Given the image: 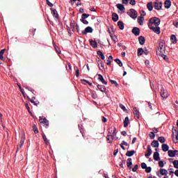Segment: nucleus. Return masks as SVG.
Here are the masks:
<instances>
[{"label": "nucleus", "instance_id": "37", "mask_svg": "<svg viewBox=\"0 0 178 178\" xmlns=\"http://www.w3.org/2000/svg\"><path fill=\"white\" fill-rule=\"evenodd\" d=\"M117 8L119 9V10H121V12H123L124 10V6L122 3L117 4Z\"/></svg>", "mask_w": 178, "mask_h": 178}, {"label": "nucleus", "instance_id": "61", "mask_svg": "<svg viewBox=\"0 0 178 178\" xmlns=\"http://www.w3.org/2000/svg\"><path fill=\"white\" fill-rule=\"evenodd\" d=\"M129 3L134 6V5H136V0H130Z\"/></svg>", "mask_w": 178, "mask_h": 178}, {"label": "nucleus", "instance_id": "21", "mask_svg": "<svg viewBox=\"0 0 178 178\" xmlns=\"http://www.w3.org/2000/svg\"><path fill=\"white\" fill-rule=\"evenodd\" d=\"M164 6L165 9H169L172 6V1L170 0H165L164 3Z\"/></svg>", "mask_w": 178, "mask_h": 178}, {"label": "nucleus", "instance_id": "22", "mask_svg": "<svg viewBox=\"0 0 178 178\" xmlns=\"http://www.w3.org/2000/svg\"><path fill=\"white\" fill-rule=\"evenodd\" d=\"M98 66H99V70H101L102 72H104V70L105 69V66L104 65V62H102V60L98 61Z\"/></svg>", "mask_w": 178, "mask_h": 178}, {"label": "nucleus", "instance_id": "36", "mask_svg": "<svg viewBox=\"0 0 178 178\" xmlns=\"http://www.w3.org/2000/svg\"><path fill=\"white\" fill-rule=\"evenodd\" d=\"M97 55L98 56H99V58H101V59H102L103 60H105V55H104V53H102V51H97Z\"/></svg>", "mask_w": 178, "mask_h": 178}, {"label": "nucleus", "instance_id": "40", "mask_svg": "<svg viewBox=\"0 0 178 178\" xmlns=\"http://www.w3.org/2000/svg\"><path fill=\"white\" fill-rule=\"evenodd\" d=\"M113 59V57L112 56H109L107 60V63L106 65H108V66H111V64L112 63V60Z\"/></svg>", "mask_w": 178, "mask_h": 178}, {"label": "nucleus", "instance_id": "35", "mask_svg": "<svg viewBox=\"0 0 178 178\" xmlns=\"http://www.w3.org/2000/svg\"><path fill=\"white\" fill-rule=\"evenodd\" d=\"M135 153H136V151H134V150L128 151L126 153V156H129V157L133 156V155H134Z\"/></svg>", "mask_w": 178, "mask_h": 178}, {"label": "nucleus", "instance_id": "20", "mask_svg": "<svg viewBox=\"0 0 178 178\" xmlns=\"http://www.w3.org/2000/svg\"><path fill=\"white\" fill-rule=\"evenodd\" d=\"M153 159L154 161H161V157L159 156V152H155L153 154Z\"/></svg>", "mask_w": 178, "mask_h": 178}, {"label": "nucleus", "instance_id": "38", "mask_svg": "<svg viewBox=\"0 0 178 178\" xmlns=\"http://www.w3.org/2000/svg\"><path fill=\"white\" fill-rule=\"evenodd\" d=\"M147 6L149 12H152V9H154V6L152 5V2L147 3Z\"/></svg>", "mask_w": 178, "mask_h": 178}, {"label": "nucleus", "instance_id": "43", "mask_svg": "<svg viewBox=\"0 0 178 178\" xmlns=\"http://www.w3.org/2000/svg\"><path fill=\"white\" fill-rule=\"evenodd\" d=\"M75 69V74L76 77H79L80 76V70H79V67L77 66L74 67Z\"/></svg>", "mask_w": 178, "mask_h": 178}, {"label": "nucleus", "instance_id": "44", "mask_svg": "<svg viewBox=\"0 0 178 178\" xmlns=\"http://www.w3.org/2000/svg\"><path fill=\"white\" fill-rule=\"evenodd\" d=\"M159 143H161V144H163V143H165V141H166V139H165V137L163 136H160L158 138Z\"/></svg>", "mask_w": 178, "mask_h": 178}, {"label": "nucleus", "instance_id": "46", "mask_svg": "<svg viewBox=\"0 0 178 178\" xmlns=\"http://www.w3.org/2000/svg\"><path fill=\"white\" fill-rule=\"evenodd\" d=\"M88 17H90V15H89L88 14L84 13V14H83V15H81V19H87Z\"/></svg>", "mask_w": 178, "mask_h": 178}, {"label": "nucleus", "instance_id": "45", "mask_svg": "<svg viewBox=\"0 0 178 178\" xmlns=\"http://www.w3.org/2000/svg\"><path fill=\"white\" fill-rule=\"evenodd\" d=\"M3 54H5V49L1 50V51H0V59H1V60H3Z\"/></svg>", "mask_w": 178, "mask_h": 178}, {"label": "nucleus", "instance_id": "18", "mask_svg": "<svg viewBox=\"0 0 178 178\" xmlns=\"http://www.w3.org/2000/svg\"><path fill=\"white\" fill-rule=\"evenodd\" d=\"M133 160L131 159V158H129L127 161V165L128 169H131V166H133Z\"/></svg>", "mask_w": 178, "mask_h": 178}, {"label": "nucleus", "instance_id": "5", "mask_svg": "<svg viewBox=\"0 0 178 178\" xmlns=\"http://www.w3.org/2000/svg\"><path fill=\"white\" fill-rule=\"evenodd\" d=\"M149 29H150V30H152V31H154V33H155L156 34H161V28L159 27V26H149Z\"/></svg>", "mask_w": 178, "mask_h": 178}, {"label": "nucleus", "instance_id": "33", "mask_svg": "<svg viewBox=\"0 0 178 178\" xmlns=\"http://www.w3.org/2000/svg\"><path fill=\"white\" fill-rule=\"evenodd\" d=\"M152 146H153L154 148H158V147H159V142H158V140H153L152 142Z\"/></svg>", "mask_w": 178, "mask_h": 178}, {"label": "nucleus", "instance_id": "4", "mask_svg": "<svg viewBox=\"0 0 178 178\" xmlns=\"http://www.w3.org/2000/svg\"><path fill=\"white\" fill-rule=\"evenodd\" d=\"M108 133L111 135V138L113 140L115 138V136H116V128L115 127H111L108 129Z\"/></svg>", "mask_w": 178, "mask_h": 178}, {"label": "nucleus", "instance_id": "27", "mask_svg": "<svg viewBox=\"0 0 178 178\" xmlns=\"http://www.w3.org/2000/svg\"><path fill=\"white\" fill-rule=\"evenodd\" d=\"M97 88L102 92H105V91H106V88L102 85H97Z\"/></svg>", "mask_w": 178, "mask_h": 178}, {"label": "nucleus", "instance_id": "56", "mask_svg": "<svg viewBox=\"0 0 178 178\" xmlns=\"http://www.w3.org/2000/svg\"><path fill=\"white\" fill-rule=\"evenodd\" d=\"M25 88L26 90H28L29 91H31V92H34V90H33V88H31V87L25 86Z\"/></svg>", "mask_w": 178, "mask_h": 178}, {"label": "nucleus", "instance_id": "9", "mask_svg": "<svg viewBox=\"0 0 178 178\" xmlns=\"http://www.w3.org/2000/svg\"><path fill=\"white\" fill-rule=\"evenodd\" d=\"M39 120H40V123L45 124L46 129L49 127V121H48V120H47V118L42 119V118L40 117Z\"/></svg>", "mask_w": 178, "mask_h": 178}, {"label": "nucleus", "instance_id": "34", "mask_svg": "<svg viewBox=\"0 0 178 178\" xmlns=\"http://www.w3.org/2000/svg\"><path fill=\"white\" fill-rule=\"evenodd\" d=\"M160 175H161V176H167L168 170H166L163 168L160 169Z\"/></svg>", "mask_w": 178, "mask_h": 178}, {"label": "nucleus", "instance_id": "7", "mask_svg": "<svg viewBox=\"0 0 178 178\" xmlns=\"http://www.w3.org/2000/svg\"><path fill=\"white\" fill-rule=\"evenodd\" d=\"M51 15L54 16L56 22H58L59 20V14H58V11L56 9L51 8Z\"/></svg>", "mask_w": 178, "mask_h": 178}, {"label": "nucleus", "instance_id": "63", "mask_svg": "<svg viewBox=\"0 0 178 178\" xmlns=\"http://www.w3.org/2000/svg\"><path fill=\"white\" fill-rule=\"evenodd\" d=\"M126 164V161L123 160L120 164V168H123V165Z\"/></svg>", "mask_w": 178, "mask_h": 178}, {"label": "nucleus", "instance_id": "24", "mask_svg": "<svg viewBox=\"0 0 178 178\" xmlns=\"http://www.w3.org/2000/svg\"><path fill=\"white\" fill-rule=\"evenodd\" d=\"M89 42H90V45H91V47H92V48H97L98 44L97 43V41L93 40H90Z\"/></svg>", "mask_w": 178, "mask_h": 178}, {"label": "nucleus", "instance_id": "32", "mask_svg": "<svg viewBox=\"0 0 178 178\" xmlns=\"http://www.w3.org/2000/svg\"><path fill=\"white\" fill-rule=\"evenodd\" d=\"M118 26L120 30H123L124 29V24L122 21H119L118 22Z\"/></svg>", "mask_w": 178, "mask_h": 178}, {"label": "nucleus", "instance_id": "17", "mask_svg": "<svg viewBox=\"0 0 178 178\" xmlns=\"http://www.w3.org/2000/svg\"><path fill=\"white\" fill-rule=\"evenodd\" d=\"M152 154V149H151V145H148L147 153L145 154V156H151Z\"/></svg>", "mask_w": 178, "mask_h": 178}, {"label": "nucleus", "instance_id": "52", "mask_svg": "<svg viewBox=\"0 0 178 178\" xmlns=\"http://www.w3.org/2000/svg\"><path fill=\"white\" fill-rule=\"evenodd\" d=\"M46 2L50 8H52L54 6V4L49 1V0H46Z\"/></svg>", "mask_w": 178, "mask_h": 178}, {"label": "nucleus", "instance_id": "10", "mask_svg": "<svg viewBox=\"0 0 178 178\" xmlns=\"http://www.w3.org/2000/svg\"><path fill=\"white\" fill-rule=\"evenodd\" d=\"M133 112L135 118H136V119H140V111H138L137 107H134Z\"/></svg>", "mask_w": 178, "mask_h": 178}, {"label": "nucleus", "instance_id": "47", "mask_svg": "<svg viewBox=\"0 0 178 178\" xmlns=\"http://www.w3.org/2000/svg\"><path fill=\"white\" fill-rule=\"evenodd\" d=\"M172 163L174 165V168H175V169H178V160L174 161Z\"/></svg>", "mask_w": 178, "mask_h": 178}, {"label": "nucleus", "instance_id": "53", "mask_svg": "<svg viewBox=\"0 0 178 178\" xmlns=\"http://www.w3.org/2000/svg\"><path fill=\"white\" fill-rule=\"evenodd\" d=\"M161 58H162L164 60H168V56L163 54V53H161Z\"/></svg>", "mask_w": 178, "mask_h": 178}, {"label": "nucleus", "instance_id": "50", "mask_svg": "<svg viewBox=\"0 0 178 178\" xmlns=\"http://www.w3.org/2000/svg\"><path fill=\"white\" fill-rule=\"evenodd\" d=\"M152 170V168L151 167H146L145 168L146 173H151Z\"/></svg>", "mask_w": 178, "mask_h": 178}, {"label": "nucleus", "instance_id": "28", "mask_svg": "<svg viewBox=\"0 0 178 178\" xmlns=\"http://www.w3.org/2000/svg\"><path fill=\"white\" fill-rule=\"evenodd\" d=\"M161 148L163 152H169V145H168V144H163Z\"/></svg>", "mask_w": 178, "mask_h": 178}, {"label": "nucleus", "instance_id": "8", "mask_svg": "<svg viewBox=\"0 0 178 178\" xmlns=\"http://www.w3.org/2000/svg\"><path fill=\"white\" fill-rule=\"evenodd\" d=\"M94 31V29L91 26H87L84 31H82V34L83 35H86V34H88V33H92Z\"/></svg>", "mask_w": 178, "mask_h": 178}, {"label": "nucleus", "instance_id": "14", "mask_svg": "<svg viewBox=\"0 0 178 178\" xmlns=\"http://www.w3.org/2000/svg\"><path fill=\"white\" fill-rule=\"evenodd\" d=\"M144 16H145V14H140V16L138 17V23H139L140 26H143L144 22Z\"/></svg>", "mask_w": 178, "mask_h": 178}, {"label": "nucleus", "instance_id": "62", "mask_svg": "<svg viewBox=\"0 0 178 178\" xmlns=\"http://www.w3.org/2000/svg\"><path fill=\"white\" fill-rule=\"evenodd\" d=\"M122 145H125L126 147H129V143H127V142L122 140Z\"/></svg>", "mask_w": 178, "mask_h": 178}, {"label": "nucleus", "instance_id": "57", "mask_svg": "<svg viewBox=\"0 0 178 178\" xmlns=\"http://www.w3.org/2000/svg\"><path fill=\"white\" fill-rule=\"evenodd\" d=\"M137 169H138V165H136L132 168V172H137Z\"/></svg>", "mask_w": 178, "mask_h": 178}, {"label": "nucleus", "instance_id": "60", "mask_svg": "<svg viewBox=\"0 0 178 178\" xmlns=\"http://www.w3.org/2000/svg\"><path fill=\"white\" fill-rule=\"evenodd\" d=\"M81 23H83V24H88V21L86 20V19H80Z\"/></svg>", "mask_w": 178, "mask_h": 178}, {"label": "nucleus", "instance_id": "25", "mask_svg": "<svg viewBox=\"0 0 178 178\" xmlns=\"http://www.w3.org/2000/svg\"><path fill=\"white\" fill-rule=\"evenodd\" d=\"M26 140V138L24 136V134H22L21 136V140H20V144H19V148H22L23 147V144H24V141Z\"/></svg>", "mask_w": 178, "mask_h": 178}, {"label": "nucleus", "instance_id": "59", "mask_svg": "<svg viewBox=\"0 0 178 178\" xmlns=\"http://www.w3.org/2000/svg\"><path fill=\"white\" fill-rule=\"evenodd\" d=\"M81 81H85V83H86L87 84L90 85V86H92V83L86 79H81Z\"/></svg>", "mask_w": 178, "mask_h": 178}, {"label": "nucleus", "instance_id": "49", "mask_svg": "<svg viewBox=\"0 0 178 178\" xmlns=\"http://www.w3.org/2000/svg\"><path fill=\"white\" fill-rule=\"evenodd\" d=\"M110 82L111 83V84H114L115 85V87H118L119 86V83H118V82L115 80H110Z\"/></svg>", "mask_w": 178, "mask_h": 178}, {"label": "nucleus", "instance_id": "13", "mask_svg": "<svg viewBox=\"0 0 178 178\" xmlns=\"http://www.w3.org/2000/svg\"><path fill=\"white\" fill-rule=\"evenodd\" d=\"M28 101H30V102H31V104H33V105H35V106H37V105L40 104V102H38V100L35 101V97H33L31 99L29 97Z\"/></svg>", "mask_w": 178, "mask_h": 178}, {"label": "nucleus", "instance_id": "39", "mask_svg": "<svg viewBox=\"0 0 178 178\" xmlns=\"http://www.w3.org/2000/svg\"><path fill=\"white\" fill-rule=\"evenodd\" d=\"M114 60L118 65V66H120V67H122V66H123V63H122V60H120V59L116 58Z\"/></svg>", "mask_w": 178, "mask_h": 178}, {"label": "nucleus", "instance_id": "54", "mask_svg": "<svg viewBox=\"0 0 178 178\" xmlns=\"http://www.w3.org/2000/svg\"><path fill=\"white\" fill-rule=\"evenodd\" d=\"M159 168H163L165 166V164L163 163V162L162 161H160L159 162Z\"/></svg>", "mask_w": 178, "mask_h": 178}, {"label": "nucleus", "instance_id": "58", "mask_svg": "<svg viewBox=\"0 0 178 178\" xmlns=\"http://www.w3.org/2000/svg\"><path fill=\"white\" fill-rule=\"evenodd\" d=\"M141 168H142V169H146L147 168V164L145 163H142Z\"/></svg>", "mask_w": 178, "mask_h": 178}, {"label": "nucleus", "instance_id": "51", "mask_svg": "<svg viewBox=\"0 0 178 178\" xmlns=\"http://www.w3.org/2000/svg\"><path fill=\"white\" fill-rule=\"evenodd\" d=\"M120 108L122 109V111H124V112H127V110L126 109V106H124V105L120 104Z\"/></svg>", "mask_w": 178, "mask_h": 178}, {"label": "nucleus", "instance_id": "23", "mask_svg": "<svg viewBox=\"0 0 178 178\" xmlns=\"http://www.w3.org/2000/svg\"><path fill=\"white\" fill-rule=\"evenodd\" d=\"M99 76V80L102 83V84H104V86H107L108 82L105 81V79H104V76L102 74H98Z\"/></svg>", "mask_w": 178, "mask_h": 178}, {"label": "nucleus", "instance_id": "6", "mask_svg": "<svg viewBox=\"0 0 178 178\" xmlns=\"http://www.w3.org/2000/svg\"><path fill=\"white\" fill-rule=\"evenodd\" d=\"M160 95L163 99H166V98L169 97V94L165 91V89L163 87L161 88Z\"/></svg>", "mask_w": 178, "mask_h": 178}, {"label": "nucleus", "instance_id": "42", "mask_svg": "<svg viewBox=\"0 0 178 178\" xmlns=\"http://www.w3.org/2000/svg\"><path fill=\"white\" fill-rule=\"evenodd\" d=\"M175 133V140H174V143H178V130L177 129H175L174 130Z\"/></svg>", "mask_w": 178, "mask_h": 178}, {"label": "nucleus", "instance_id": "64", "mask_svg": "<svg viewBox=\"0 0 178 178\" xmlns=\"http://www.w3.org/2000/svg\"><path fill=\"white\" fill-rule=\"evenodd\" d=\"M77 33H80V26H79V24H76Z\"/></svg>", "mask_w": 178, "mask_h": 178}, {"label": "nucleus", "instance_id": "2", "mask_svg": "<svg viewBox=\"0 0 178 178\" xmlns=\"http://www.w3.org/2000/svg\"><path fill=\"white\" fill-rule=\"evenodd\" d=\"M166 50V46L165 45V41L161 40L159 44L158 51L160 54H164Z\"/></svg>", "mask_w": 178, "mask_h": 178}, {"label": "nucleus", "instance_id": "19", "mask_svg": "<svg viewBox=\"0 0 178 178\" xmlns=\"http://www.w3.org/2000/svg\"><path fill=\"white\" fill-rule=\"evenodd\" d=\"M109 33H110V37L112 41H113L114 44H116V42H118V38H116V35L113 34V32H109Z\"/></svg>", "mask_w": 178, "mask_h": 178}, {"label": "nucleus", "instance_id": "41", "mask_svg": "<svg viewBox=\"0 0 178 178\" xmlns=\"http://www.w3.org/2000/svg\"><path fill=\"white\" fill-rule=\"evenodd\" d=\"M144 54V49L143 48H139L138 49V56H141Z\"/></svg>", "mask_w": 178, "mask_h": 178}, {"label": "nucleus", "instance_id": "29", "mask_svg": "<svg viewBox=\"0 0 178 178\" xmlns=\"http://www.w3.org/2000/svg\"><path fill=\"white\" fill-rule=\"evenodd\" d=\"M170 40L172 42V44H176L177 42V38L175 35H172L170 37Z\"/></svg>", "mask_w": 178, "mask_h": 178}, {"label": "nucleus", "instance_id": "11", "mask_svg": "<svg viewBox=\"0 0 178 178\" xmlns=\"http://www.w3.org/2000/svg\"><path fill=\"white\" fill-rule=\"evenodd\" d=\"M151 130L152 131V132H150V134H149L150 138H152V140H154V138H155V133H158V129L156 128H152ZM151 134H152V136H151Z\"/></svg>", "mask_w": 178, "mask_h": 178}, {"label": "nucleus", "instance_id": "30", "mask_svg": "<svg viewBox=\"0 0 178 178\" xmlns=\"http://www.w3.org/2000/svg\"><path fill=\"white\" fill-rule=\"evenodd\" d=\"M112 19L114 22H118L119 20V15L114 13L112 14Z\"/></svg>", "mask_w": 178, "mask_h": 178}, {"label": "nucleus", "instance_id": "31", "mask_svg": "<svg viewBox=\"0 0 178 178\" xmlns=\"http://www.w3.org/2000/svg\"><path fill=\"white\" fill-rule=\"evenodd\" d=\"M129 123H130V120H129V117H126L124 120V127H127Z\"/></svg>", "mask_w": 178, "mask_h": 178}, {"label": "nucleus", "instance_id": "26", "mask_svg": "<svg viewBox=\"0 0 178 178\" xmlns=\"http://www.w3.org/2000/svg\"><path fill=\"white\" fill-rule=\"evenodd\" d=\"M138 41L140 45H144V44H145V38H144V36H140L138 38Z\"/></svg>", "mask_w": 178, "mask_h": 178}, {"label": "nucleus", "instance_id": "48", "mask_svg": "<svg viewBox=\"0 0 178 178\" xmlns=\"http://www.w3.org/2000/svg\"><path fill=\"white\" fill-rule=\"evenodd\" d=\"M66 70H67V72H70V70H72V64L68 63L67 65H66Z\"/></svg>", "mask_w": 178, "mask_h": 178}, {"label": "nucleus", "instance_id": "55", "mask_svg": "<svg viewBox=\"0 0 178 178\" xmlns=\"http://www.w3.org/2000/svg\"><path fill=\"white\" fill-rule=\"evenodd\" d=\"M74 27H76V23L72 22L71 23V29H72V31H74Z\"/></svg>", "mask_w": 178, "mask_h": 178}, {"label": "nucleus", "instance_id": "1", "mask_svg": "<svg viewBox=\"0 0 178 178\" xmlns=\"http://www.w3.org/2000/svg\"><path fill=\"white\" fill-rule=\"evenodd\" d=\"M159 26V24H161V19L156 17H154L153 18H151L149 20V24L148 26Z\"/></svg>", "mask_w": 178, "mask_h": 178}, {"label": "nucleus", "instance_id": "3", "mask_svg": "<svg viewBox=\"0 0 178 178\" xmlns=\"http://www.w3.org/2000/svg\"><path fill=\"white\" fill-rule=\"evenodd\" d=\"M127 15H129L134 20L137 19V11L133 8H131L129 11L127 12Z\"/></svg>", "mask_w": 178, "mask_h": 178}, {"label": "nucleus", "instance_id": "12", "mask_svg": "<svg viewBox=\"0 0 178 178\" xmlns=\"http://www.w3.org/2000/svg\"><path fill=\"white\" fill-rule=\"evenodd\" d=\"M154 8L156 10H161L162 9V2H154Z\"/></svg>", "mask_w": 178, "mask_h": 178}, {"label": "nucleus", "instance_id": "16", "mask_svg": "<svg viewBox=\"0 0 178 178\" xmlns=\"http://www.w3.org/2000/svg\"><path fill=\"white\" fill-rule=\"evenodd\" d=\"M176 152H177V150H168V156L170 158H175L176 156Z\"/></svg>", "mask_w": 178, "mask_h": 178}, {"label": "nucleus", "instance_id": "15", "mask_svg": "<svg viewBox=\"0 0 178 178\" xmlns=\"http://www.w3.org/2000/svg\"><path fill=\"white\" fill-rule=\"evenodd\" d=\"M132 33L136 37L140 35V29H138L137 27H134L133 29H132Z\"/></svg>", "mask_w": 178, "mask_h": 178}]
</instances>
